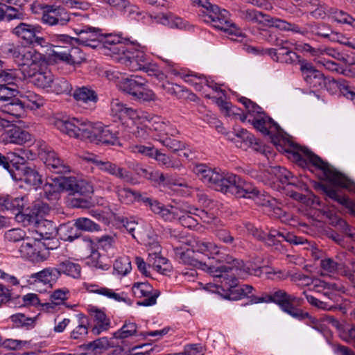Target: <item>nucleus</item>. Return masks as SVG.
I'll return each mask as SVG.
<instances>
[{"label": "nucleus", "mask_w": 355, "mask_h": 355, "mask_svg": "<svg viewBox=\"0 0 355 355\" xmlns=\"http://www.w3.org/2000/svg\"><path fill=\"white\" fill-rule=\"evenodd\" d=\"M114 270L117 274L123 276L127 275L132 269L131 262L128 257L119 258L114 263Z\"/></svg>", "instance_id": "49"}, {"label": "nucleus", "mask_w": 355, "mask_h": 355, "mask_svg": "<svg viewBox=\"0 0 355 355\" xmlns=\"http://www.w3.org/2000/svg\"><path fill=\"white\" fill-rule=\"evenodd\" d=\"M58 234L62 240L69 242H72L82 236L81 232L76 225V222L61 224L58 228Z\"/></svg>", "instance_id": "28"}, {"label": "nucleus", "mask_w": 355, "mask_h": 355, "mask_svg": "<svg viewBox=\"0 0 355 355\" xmlns=\"http://www.w3.org/2000/svg\"><path fill=\"white\" fill-rule=\"evenodd\" d=\"M58 42L61 43H72V42H75L77 44H80L85 46H89L93 49H96L101 46V42H103L102 37L94 38L92 40H89L86 37H72L69 36L68 35L62 34L58 36Z\"/></svg>", "instance_id": "27"}, {"label": "nucleus", "mask_w": 355, "mask_h": 355, "mask_svg": "<svg viewBox=\"0 0 355 355\" xmlns=\"http://www.w3.org/2000/svg\"><path fill=\"white\" fill-rule=\"evenodd\" d=\"M42 28L26 23H20L13 30L18 37L23 40V44L32 45L33 47L40 46H45L47 44L46 40L40 35Z\"/></svg>", "instance_id": "11"}, {"label": "nucleus", "mask_w": 355, "mask_h": 355, "mask_svg": "<svg viewBox=\"0 0 355 355\" xmlns=\"http://www.w3.org/2000/svg\"><path fill=\"white\" fill-rule=\"evenodd\" d=\"M60 277V272L56 266L55 267L46 268L31 276V278H35L45 284H52L56 282Z\"/></svg>", "instance_id": "31"}, {"label": "nucleus", "mask_w": 355, "mask_h": 355, "mask_svg": "<svg viewBox=\"0 0 355 355\" xmlns=\"http://www.w3.org/2000/svg\"><path fill=\"white\" fill-rule=\"evenodd\" d=\"M2 53L14 59L19 66L36 64L43 58V55L35 49H28L24 46H15L13 44H6L1 47Z\"/></svg>", "instance_id": "8"}, {"label": "nucleus", "mask_w": 355, "mask_h": 355, "mask_svg": "<svg viewBox=\"0 0 355 355\" xmlns=\"http://www.w3.org/2000/svg\"><path fill=\"white\" fill-rule=\"evenodd\" d=\"M237 139L236 145L237 147L247 150L254 141V136L245 129H241L236 135Z\"/></svg>", "instance_id": "39"}, {"label": "nucleus", "mask_w": 355, "mask_h": 355, "mask_svg": "<svg viewBox=\"0 0 355 355\" xmlns=\"http://www.w3.org/2000/svg\"><path fill=\"white\" fill-rule=\"evenodd\" d=\"M155 21L156 23L162 24L164 26H168L170 28H182L184 23L181 18L175 17L171 13H159L153 15L152 20H146L145 24L152 23Z\"/></svg>", "instance_id": "25"}, {"label": "nucleus", "mask_w": 355, "mask_h": 355, "mask_svg": "<svg viewBox=\"0 0 355 355\" xmlns=\"http://www.w3.org/2000/svg\"><path fill=\"white\" fill-rule=\"evenodd\" d=\"M116 49L121 53L119 58V62L128 67L130 70H141L146 65L148 58L143 51L139 50L131 51L123 46L112 48L113 51Z\"/></svg>", "instance_id": "14"}, {"label": "nucleus", "mask_w": 355, "mask_h": 355, "mask_svg": "<svg viewBox=\"0 0 355 355\" xmlns=\"http://www.w3.org/2000/svg\"><path fill=\"white\" fill-rule=\"evenodd\" d=\"M33 10H35V12L41 10L42 21L50 26H64L71 20V14L62 6L35 3Z\"/></svg>", "instance_id": "9"}, {"label": "nucleus", "mask_w": 355, "mask_h": 355, "mask_svg": "<svg viewBox=\"0 0 355 355\" xmlns=\"http://www.w3.org/2000/svg\"><path fill=\"white\" fill-rule=\"evenodd\" d=\"M311 32L317 35L324 38H330V35L333 33V31L326 24L320 23L311 26Z\"/></svg>", "instance_id": "57"}, {"label": "nucleus", "mask_w": 355, "mask_h": 355, "mask_svg": "<svg viewBox=\"0 0 355 355\" xmlns=\"http://www.w3.org/2000/svg\"><path fill=\"white\" fill-rule=\"evenodd\" d=\"M148 257L147 259L148 265L150 266L154 257H159L162 252V247L157 241H153L148 243L147 246Z\"/></svg>", "instance_id": "62"}, {"label": "nucleus", "mask_w": 355, "mask_h": 355, "mask_svg": "<svg viewBox=\"0 0 355 355\" xmlns=\"http://www.w3.org/2000/svg\"><path fill=\"white\" fill-rule=\"evenodd\" d=\"M24 109L36 110L44 105V98L34 92H27L21 95Z\"/></svg>", "instance_id": "35"}, {"label": "nucleus", "mask_w": 355, "mask_h": 355, "mask_svg": "<svg viewBox=\"0 0 355 355\" xmlns=\"http://www.w3.org/2000/svg\"><path fill=\"white\" fill-rule=\"evenodd\" d=\"M10 173L16 181H21L35 189L42 184V178L35 166L28 163H16L12 164V169Z\"/></svg>", "instance_id": "10"}, {"label": "nucleus", "mask_w": 355, "mask_h": 355, "mask_svg": "<svg viewBox=\"0 0 355 355\" xmlns=\"http://www.w3.org/2000/svg\"><path fill=\"white\" fill-rule=\"evenodd\" d=\"M262 37L270 44L277 46H281L284 44H290L289 41L282 39L279 35L281 34L277 31L269 29L263 30L261 33Z\"/></svg>", "instance_id": "40"}, {"label": "nucleus", "mask_w": 355, "mask_h": 355, "mask_svg": "<svg viewBox=\"0 0 355 355\" xmlns=\"http://www.w3.org/2000/svg\"><path fill=\"white\" fill-rule=\"evenodd\" d=\"M55 126L71 137L88 139L92 143L105 146L120 144L116 132H113L108 126L100 123L72 118L69 120H58Z\"/></svg>", "instance_id": "2"}, {"label": "nucleus", "mask_w": 355, "mask_h": 355, "mask_svg": "<svg viewBox=\"0 0 355 355\" xmlns=\"http://www.w3.org/2000/svg\"><path fill=\"white\" fill-rule=\"evenodd\" d=\"M233 261L224 262L220 266L223 268L220 269L218 274H214L213 277L215 282L220 283L216 284L217 292L225 298L230 300H238L242 298L243 291L241 286H239V280L236 278L238 268L243 266V261L232 257Z\"/></svg>", "instance_id": "3"}, {"label": "nucleus", "mask_w": 355, "mask_h": 355, "mask_svg": "<svg viewBox=\"0 0 355 355\" xmlns=\"http://www.w3.org/2000/svg\"><path fill=\"white\" fill-rule=\"evenodd\" d=\"M289 44H284L277 46L275 48L263 49L261 54L269 55L271 59L277 62L295 64L301 57L289 47Z\"/></svg>", "instance_id": "15"}, {"label": "nucleus", "mask_w": 355, "mask_h": 355, "mask_svg": "<svg viewBox=\"0 0 355 355\" xmlns=\"http://www.w3.org/2000/svg\"><path fill=\"white\" fill-rule=\"evenodd\" d=\"M292 156L294 162L304 169H308L311 173L320 171L322 173V179H326L342 187H346L345 183L342 180V174L307 148H301L300 152H293Z\"/></svg>", "instance_id": "4"}, {"label": "nucleus", "mask_w": 355, "mask_h": 355, "mask_svg": "<svg viewBox=\"0 0 355 355\" xmlns=\"http://www.w3.org/2000/svg\"><path fill=\"white\" fill-rule=\"evenodd\" d=\"M77 320L76 327L71 331L70 337L72 339L77 340L85 336L88 333L89 327V318L83 313H78L76 315Z\"/></svg>", "instance_id": "30"}, {"label": "nucleus", "mask_w": 355, "mask_h": 355, "mask_svg": "<svg viewBox=\"0 0 355 355\" xmlns=\"http://www.w3.org/2000/svg\"><path fill=\"white\" fill-rule=\"evenodd\" d=\"M230 13L227 10H221L218 6L211 7L209 14H206L207 21L210 20L214 23L216 28L228 33L231 35L241 36L242 34L236 27L235 24L232 23L229 19Z\"/></svg>", "instance_id": "13"}, {"label": "nucleus", "mask_w": 355, "mask_h": 355, "mask_svg": "<svg viewBox=\"0 0 355 355\" xmlns=\"http://www.w3.org/2000/svg\"><path fill=\"white\" fill-rule=\"evenodd\" d=\"M162 143L173 153H176L185 148V144L184 142L169 137L163 139Z\"/></svg>", "instance_id": "55"}, {"label": "nucleus", "mask_w": 355, "mask_h": 355, "mask_svg": "<svg viewBox=\"0 0 355 355\" xmlns=\"http://www.w3.org/2000/svg\"><path fill=\"white\" fill-rule=\"evenodd\" d=\"M333 18L338 23L347 24L355 27V19L342 10L335 12Z\"/></svg>", "instance_id": "64"}, {"label": "nucleus", "mask_w": 355, "mask_h": 355, "mask_svg": "<svg viewBox=\"0 0 355 355\" xmlns=\"http://www.w3.org/2000/svg\"><path fill=\"white\" fill-rule=\"evenodd\" d=\"M3 62L0 66V83L6 85L16 86L14 80L17 78L16 72L12 69H3Z\"/></svg>", "instance_id": "51"}, {"label": "nucleus", "mask_w": 355, "mask_h": 355, "mask_svg": "<svg viewBox=\"0 0 355 355\" xmlns=\"http://www.w3.org/2000/svg\"><path fill=\"white\" fill-rule=\"evenodd\" d=\"M1 208L0 210L7 209L17 211V217L22 218L25 206L27 205L28 197L26 196L19 197H12L9 195L0 197Z\"/></svg>", "instance_id": "22"}, {"label": "nucleus", "mask_w": 355, "mask_h": 355, "mask_svg": "<svg viewBox=\"0 0 355 355\" xmlns=\"http://www.w3.org/2000/svg\"><path fill=\"white\" fill-rule=\"evenodd\" d=\"M137 332V325L135 322L125 321L122 327L113 334L115 339H125L132 336L136 335Z\"/></svg>", "instance_id": "36"}, {"label": "nucleus", "mask_w": 355, "mask_h": 355, "mask_svg": "<svg viewBox=\"0 0 355 355\" xmlns=\"http://www.w3.org/2000/svg\"><path fill=\"white\" fill-rule=\"evenodd\" d=\"M41 159L46 166L55 174H64L70 172V167L50 148L46 146L41 148L40 153Z\"/></svg>", "instance_id": "16"}, {"label": "nucleus", "mask_w": 355, "mask_h": 355, "mask_svg": "<svg viewBox=\"0 0 355 355\" xmlns=\"http://www.w3.org/2000/svg\"><path fill=\"white\" fill-rule=\"evenodd\" d=\"M53 76L49 70L37 71L30 75L28 78L31 83L47 91V89L50 88Z\"/></svg>", "instance_id": "24"}, {"label": "nucleus", "mask_w": 355, "mask_h": 355, "mask_svg": "<svg viewBox=\"0 0 355 355\" xmlns=\"http://www.w3.org/2000/svg\"><path fill=\"white\" fill-rule=\"evenodd\" d=\"M49 205L40 200L33 201L30 205L25 206L22 220L26 221L28 224L36 223L40 220L50 211Z\"/></svg>", "instance_id": "18"}, {"label": "nucleus", "mask_w": 355, "mask_h": 355, "mask_svg": "<svg viewBox=\"0 0 355 355\" xmlns=\"http://www.w3.org/2000/svg\"><path fill=\"white\" fill-rule=\"evenodd\" d=\"M268 115H263L260 119L254 118L252 119H248V122L252 124L255 129L260 131L264 135H270V131L266 126L268 125L267 119Z\"/></svg>", "instance_id": "50"}, {"label": "nucleus", "mask_w": 355, "mask_h": 355, "mask_svg": "<svg viewBox=\"0 0 355 355\" xmlns=\"http://www.w3.org/2000/svg\"><path fill=\"white\" fill-rule=\"evenodd\" d=\"M260 15H262V12L252 9H241L239 10V16L242 19L248 22L261 23L262 21L259 19Z\"/></svg>", "instance_id": "52"}, {"label": "nucleus", "mask_w": 355, "mask_h": 355, "mask_svg": "<svg viewBox=\"0 0 355 355\" xmlns=\"http://www.w3.org/2000/svg\"><path fill=\"white\" fill-rule=\"evenodd\" d=\"M147 180H151L159 184L168 185L171 184V180L164 173L157 171L150 170L147 176Z\"/></svg>", "instance_id": "60"}, {"label": "nucleus", "mask_w": 355, "mask_h": 355, "mask_svg": "<svg viewBox=\"0 0 355 355\" xmlns=\"http://www.w3.org/2000/svg\"><path fill=\"white\" fill-rule=\"evenodd\" d=\"M76 101L83 103H97L98 100L96 92L89 87L83 86L76 87L72 94Z\"/></svg>", "instance_id": "29"}, {"label": "nucleus", "mask_w": 355, "mask_h": 355, "mask_svg": "<svg viewBox=\"0 0 355 355\" xmlns=\"http://www.w3.org/2000/svg\"><path fill=\"white\" fill-rule=\"evenodd\" d=\"M11 321L17 327H33L35 322V318L26 317L24 313H16L10 316Z\"/></svg>", "instance_id": "45"}, {"label": "nucleus", "mask_w": 355, "mask_h": 355, "mask_svg": "<svg viewBox=\"0 0 355 355\" xmlns=\"http://www.w3.org/2000/svg\"><path fill=\"white\" fill-rule=\"evenodd\" d=\"M278 28L284 31H292L293 33L303 34L304 32L301 28L295 24L290 23L284 19L276 17L275 21L273 23L272 28Z\"/></svg>", "instance_id": "48"}, {"label": "nucleus", "mask_w": 355, "mask_h": 355, "mask_svg": "<svg viewBox=\"0 0 355 355\" xmlns=\"http://www.w3.org/2000/svg\"><path fill=\"white\" fill-rule=\"evenodd\" d=\"M111 112L113 116L123 120L126 118L134 119L136 116V112L131 107H126L119 99H112L110 103Z\"/></svg>", "instance_id": "26"}, {"label": "nucleus", "mask_w": 355, "mask_h": 355, "mask_svg": "<svg viewBox=\"0 0 355 355\" xmlns=\"http://www.w3.org/2000/svg\"><path fill=\"white\" fill-rule=\"evenodd\" d=\"M71 205L75 208L88 209L94 205V202L91 196H78L71 200Z\"/></svg>", "instance_id": "53"}, {"label": "nucleus", "mask_w": 355, "mask_h": 355, "mask_svg": "<svg viewBox=\"0 0 355 355\" xmlns=\"http://www.w3.org/2000/svg\"><path fill=\"white\" fill-rule=\"evenodd\" d=\"M76 180L75 177H67L62 174H58V176L51 178V182L45 184V193H49L52 196L53 193L65 191H68L69 194H72Z\"/></svg>", "instance_id": "17"}, {"label": "nucleus", "mask_w": 355, "mask_h": 355, "mask_svg": "<svg viewBox=\"0 0 355 355\" xmlns=\"http://www.w3.org/2000/svg\"><path fill=\"white\" fill-rule=\"evenodd\" d=\"M191 247L192 250H191L193 251L194 253H196V252L200 253H205L207 252H209L210 254H214V257H216V252L220 253L219 251L217 250L218 247L216 245H214L212 243L205 242L200 239L195 240Z\"/></svg>", "instance_id": "38"}, {"label": "nucleus", "mask_w": 355, "mask_h": 355, "mask_svg": "<svg viewBox=\"0 0 355 355\" xmlns=\"http://www.w3.org/2000/svg\"><path fill=\"white\" fill-rule=\"evenodd\" d=\"M89 161L95 165L101 171L109 174L122 182L133 183L135 178L130 171L107 159H99L95 156L89 159Z\"/></svg>", "instance_id": "12"}, {"label": "nucleus", "mask_w": 355, "mask_h": 355, "mask_svg": "<svg viewBox=\"0 0 355 355\" xmlns=\"http://www.w3.org/2000/svg\"><path fill=\"white\" fill-rule=\"evenodd\" d=\"M4 130L2 139L6 143L21 145L31 139V135L27 131L12 123L10 121L9 125Z\"/></svg>", "instance_id": "21"}, {"label": "nucleus", "mask_w": 355, "mask_h": 355, "mask_svg": "<svg viewBox=\"0 0 355 355\" xmlns=\"http://www.w3.org/2000/svg\"><path fill=\"white\" fill-rule=\"evenodd\" d=\"M56 266L60 272V276L63 274L75 279H78L80 277V266L78 263H73L69 259L59 262L58 264H56Z\"/></svg>", "instance_id": "33"}, {"label": "nucleus", "mask_w": 355, "mask_h": 355, "mask_svg": "<svg viewBox=\"0 0 355 355\" xmlns=\"http://www.w3.org/2000/svg\"><path fill=\"white\" fill-rule=\"evenodd\" d=\"M306 298L309 304L319 309L329 311L340 309L337 304H329V302L321 301L312 295H306Z\"/></svg>", "instance_id": "54"}, {"label": "nucleus", "mask_w": 355, "mask_h": 355, "mask_svg": "<svg viewBox=\"0 0 355 355\" xmlns=\"http://www.w3.org/2000/svg\"><path fill=\"white\" fill-rule=\"evenodd\" d=\"M0 109L3 113H6L16 118H20L25 114L21 97L10 96V97H0Z\"/></svg>", "instance_id": "20"}, {"label": "nucleus", "mask_w": 355, "mask_h": 355, "mask_svg": "<svg viewBox=\"0 0 355 355\" xmlns=\"http://www.w3.org/2000/svg\"><path fill=\"white\" fill-rule=\"evenodd\" d=\"M202 180L216 191L225 194L230 193L236 198L257 199L263 206L275 209L277 200L265 191L261 192L251 182H247L240 176L234 174L224 175L215 169L202 166L198 169Z\"/></svg>", "instance_id": "1"}, {"label": "nucleus", "mask_w": 355, "mask_h": 355, "mask_svg": "<svg viewBox=\"0 0 355 355\" xmlns=\"http://www.w3.org/2000/svg\"><path fill=\"white\" fill-rule=\"evenodd\" d=\"M116 189L119 200L122 203L129 205L136 200V195L137 191H133L129 188L119 187H118Z\"/></svg>", "instance_id": "42"}, {"label": "nucleus", "mask_w": 355, "mask_h": 355, "mask_svg": "<svg viewBox=\"0 0 355 355\" xmlns=\"http://www.w3.org/2000/svg\"><path fill=\"white\" fill-rule=\"evenodd\" d=\"M75 222L80 232H94L101 230V227L98 224L87 218H78L75 220Z\"/></svg>", "instance_id": "44"}, {"label": "nucleus", "mask_w": 355, "mask_h": 355, "mask_svg": "<svg viewBox=\"0 0 355 355\" xmlns=\"http://www.w3.org/2000/svg\"><path fill=\"white\" fill-rule=\"evenodd\" d=\"M141 70L145 71L148 76H154L159 80H163L166 77L158 66L155 63L150 62L149 59L146 62V65Z\"/></svg>", "instance_id": "56"}, {"label": "nucleus", "mask_w": 355, "mask_h": 355, "mask_svg": "<svg viewBox=\"0 0 355 355\" xmlns=\"http://www.w3.org/2000/svg\"><path fill=\"white\" fill-rule=\"evenodd\" d=\"M69 293L68 289H57L50 295L51 301L55 303L57 306L63 304L64 301L68 299L67 295Z\"/></svg>", "instance_id": "61"}, {"label": "nucleus", "mask_w": 355, "mask_h": 355, "mask_svg": "<svg viewBox=\"0 0 355 355\" xmlns=\"http://www.w3.org/2000/svg\"><path fill=\"white\" fill-rule=\"evenodd\" d=\"M297 64H300V69L306 82H310L311 78L314 74L317 75L318 69L313 67L312 63L308 62L306 60L300 58Z\"/></svg>", "instance_id": "46"}, {"label": "nucleus", "mask_w": 355, "mask_h": 355, "mask_svg": "<svg viewBox=\"0 0 355 355\" xmlns=\"http://www.w3.org/2000/svg\"><path fill=\"white\" fill-rule=\"evenodd\" d=\"M35 224L37 227L36 233L40 236L37 239L49 240L53 238L56 227L52 221L42 220Z\"/></svg>", "instance_id": "34"}, {"label": "nucleus", "mask_w": 355, "mask_h": 355, "mask_svg": "<svg viewBox=\"0 0 355 355\" xmlns=\"http://www.w3.org/2000/svg\"><path fill=\"white\" fill-rule=\"evenodd\" d=\"M272 172L282 184H287L289 182L292 173L286 168L277 166L273 167Z\"/></svg>", "instance_id": "59"}, {"label": "nucleus", "mask_w": 355, "mask_h": 355, "mask_svg": "<svg viewBox=\"0 0 355 355\" xmlns=\"http://www.w3.org/2000/svg\"><path fill=\"white\" fill-rule=\"evenodd\" d=\"M327 54L331 55L336 60L342 62L345 65H350L351 63H353L354 60L350 57V53L352 51H343L342 52H338L334 49H328Z\"/></svg>", "instance_id": "58"}, {"label": "nucleus", "mask_w": 355, "mask_h": 355, "mask_svg": "<svg viewBox=\"0 0 355 355\" xmlns=\"http://www.w3.org/2000/svg\"><path fill=\"white\" fill-rule=\"evenodd\" d=\"M303 299L288 294L286 291L274 288L269 294H266V303H274L279 306L282 311L299 320L309 318L313 323L316 320L308 312L303 311L299 308L303 302Z\"/></svg>", "instance_id": "5"}, {"label": "nucleus", "mask_w": 355, "mask_h": 355, "mask_svg": "<svg viewBox=\"0 0 355 355\" xmlns=\"http://www.w3.org/2000/svg\"><path fill=\"white\" fill-rule=\"evenodd\" d=\"M93 192V186L89 182L84 180H76L72 195L91 196Z\"/></svg>", "instance_id": "43"}, {"label": "nucleus", "mask_w": 355, "mask_h": 355, "mask_svg": "<svg viewBox=\"0 0 355 355\" xmlns=\"http://www.w3.org/2000/svg\"><path fill=\"white\" fill-rule=\"evenodd\" d=\"M101 31V30L98 28H94L87 25L83 26L81 28H74V32L78 35V37H82L83 36L89 40L103 37Z\"/></svg>", "instance_id": "41"}, {"label": "nucleus", "mask_w": 355, "mask_h": 355, "mask_svg": "<svg viewBox=\"0 0 355 355\" xmlns=\"http://www.w3.org/2000/svg\"><path fill=\"white\" fill-rule=\"evenodd\" d=\"M148 81L141 76L131 75L119 82V87L123 92L143 101L156 100L155 94L147 88Z\"/></svg>", "instance_id": "7"}, {"label": "nucleus", "mask_w": 355, "mask_h": 355, "mask_svg": "<svg viewBox=\"0 0 355 355\" xmlns=\"http://www.w3.org/2000/svg\"><path fill=\"white\" fill-rule=\"evenodd\" d=\"M124 11L128 13L129 17H131L137 21H142L144 23L146 20H152L153 19L152 14L144 12L136 5L131 4L130 1Z\"/></svg>", "instance_id": "37"}, {"label": "nucleus", "mask_w": 355, "mask_h": 355, "mask_svg": "<svg viewBox=\"0 0 355 355\" xmlns=\"http://www.w3.org/2000/svg\"><path fill=\"white\" fill-rule=\"evenodd\" d=\"M71 91L72 85L66 78L55 77L54 76L50 88L47 89L48 92L58 95L69 94Z\"/></svg>", "instance_id": "32"}, {"label": "nucleus", "mask_w": 355, "mask_h": 355, "mask_svg": "<svg viewBox=\"0 0 355 355\" xmlns=\"http://www.w3.org/2000/svg\"><path fill=\"white\" fill-rule=\"evenodd\" d=\"M61 45L57 44L55 46V49L53 51V55L55 60L62 61L67 64L73 65L75 59L73 55L70 54L69 48H67V51H61Z\"/></svg>", "instance_id": "47"}, {"label": "nucleus", "mask_w": 355, "mask_h": 355, "mask_svg": "<svg viewBox=\"0 0 355 355\" xmlns=\"http://www.w3.org/2000/svg\"><path fill=\"white\" fill-rule=\"evenodd\" d=\"M89 314L93 317L94 324L91 331L94 335H99L102 331H107L110 326V319L101 310L92 307L89 309Z\"/></svg>", "instance_id": "23"}, {"label": "nucleus", "mask_w": 355, "mask_h": 355, "mask_svg": "<svg viewBox=\"0 0 355 355\" xmlns=\"http://www.w3.org/2000/svg\"><path fill=\"white\" fill-rule=\"evenodd\" d=\"M132 291L139 297H146L142 301L137 302V305L148 306L156 303L157 298L160 295L159 290H153L152 286L148 282H136L133 284Z\"/></svg>", "instance_id": "19"}, {"label": "nucleus", "mask_w": 355, "mask_h": 355, "mask_svg": "<svg viewBox=\"0 0 355 355\" xmlns=\"http://www.w3.org/2000/svg\"><path fill=\"white\" fill-rule=\"evenodd\" d=\"M114 337L107 339L106 337H102L94 340V345L96 347L98 353H101L102 351L107 350L110 347H113L115 345L114 341Z\"/></svg>", "instance_id": "63"}, {"label": "nucleus", "mask_w": 355, "mask_h": 355, "mask_svg": "<svg viewBox=\"0 0 355 355\" xmlns=\"http://www.w3.org/2000/svg\"><path fill=\"white\" fill-rule=\"evenodd\" d=\"M174 250L176 256H179L184 263L201 268L212 277L214 274H218L217 272H219L220 269L223 268L220 266L223 263L233 261L232 256L228 254L222 255L220 253L216 252V257H209L208 262H202L198 260L195 257L194 252L189 249L182 251L181 248L176 247Z\"/></svg>", "instance_id": "6"}]
</instances>
